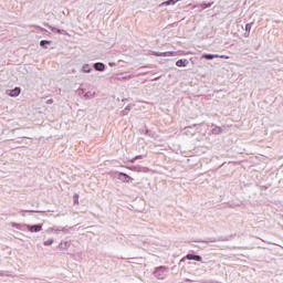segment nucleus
Listing matches in <instances>:
<instances>
[{"mask_svg":"<svg viewBox=\"0 0 283 283\" xmlns=\"http://www.w3.org/2000/svg\"><path fill=\"white\" fill-rule=\"evenodd\" d=\"M48 231L49 233H55V235H59L60 233H64V235H67V233H70V228L67 226H53L49 228Z\"/></svg>","mask_w":283,"mask_h":283,"instance_id":"nucleus-3","label":"nucleus"},{"mask_svg":"<svg viewBox=\"0 0 283 283\" xmlns=\"http://www.w3.org/2000/svg\"><path fill=\"white\" fill-rule=\"evenodd\" d=\"M153 56H167L166 52L151 51Z\"/></svg>","mask_w":283,"mask_h":283,"instance_id":"nucleus-25","label":"nucleus"},{"mask_svg":"<svg viewBox=\"0 0 283 283\" xmlns=\"http://www.w3.org/2000/svg\"><path fill=\"white\" fill-rule=\"evenodd\" d=\"M76 94H77V96H85V88L78 87V88L76 90Z\"/></svg>","mask_w":283,"mask_h":283,"instance_id":"nucleus-26","label":"nucleus"},{"mask_svg":"<svg viewBox=\"0 0 283 283\" xmlns=\"http://www.w3.org/2000/svg\"><path fill=\"white\" fill-rule=\"evenodd\" d=\"M32 28H35V30L41 31L43 34H48V32H49L46 29H44L40 25H36V24L32 25Z\"/></svg>","mask_w":283,"mask_h":283,"instance_id":"nucleus-23","label":"nucleus"},{"mask_svg":"<svg viewBox=\"0 0 283 283\" xmlns=\"http://www.w3.org/2000/svg\"><path fill=\"white\" fill-rule=\"evenodd\" d=\"M93 70H95V72H105V70H107V65L103 62H95L93 64Z\"/></svg>","mask_w":283,"mask_h":283,"instance_id":"nucleus-10","label":"nucleus"},{"mask_svg":"<svg viewBox=\"0 0 283 283\" xmlns=\"http://www.w3.org/2000/svg\"><path fill=\"white\" fill-rule=\"evenodd\" d=\"M140 132L144 134V136H148L149 138H154V140H156V138H158V134H156V132L147 128V126H145L143 129H140Z\"/></svg>","mask_w":283,"mask_h":283,"instance_id":"nucleus-9","label":"nucleus"},{"mask_svg":"<svg viewBox=\"0 0 283 283\" xmlns=\"http://www.w3.org/2000/svg\"><path fill=\"white\" fill-rule=\"evenodd\" d=\"M186 260H193L195 262H202V255L190 252L186 256L181 258L179 264H182Z\"/></svg>","mask_w":283,"mask_h":283,"instance_id":"nucleus-4","label":"nucleus"},{"mask_svg":"<svg viewBox=\"0 0 283 283\" xmlns=\"http://www.w3.org/2000/svg\"><path fill=\"white\" fill-rule=\"evenodd\" d=\"M167 271H169V266L159 265L154 269L153 275L156 277V280H165V277H167Z\"/></svg>","mask_w":283,"mask_h":283,"instance_id":"nucleus-1","label":"nucleus"},{"mask_svg":"<svg viewBox=\"0 0 283 283\" xmlns=\"http://www.w3.org/2000/svg\"><path fill=\"white\" fill-rule=\"evenodd\" d=\"M187 65H189V60L187 59H179L176 61L177 67H187Z\"/></svg>","mask_w":283,"mask_h":283,"instance_id":"nucleus-12","label":"nucleus"},{"mask_svg":"<svg viewBox=\"0 0 283 283\" xmlns=\"http://www.w3.org/2000/svg\"><path fill=\"white\" fill-rule=\"evenodd\" d=\"M213 59H220V54H213Z\"/></svg>","mask_w":283,"mask_h":283,"instance_id":"nucleus-36","label":"nucleus"},{"mask_svg":"<svg viewBox=\"0 0 283 283\" xmlns=\"http://www.w3.org/2000/svg\"><path fill=\"white\" fill-rule=\"evenodd\" d=\"M234 238H235V235H233V234H230L227 237H219V238L209 237V238H206L205 240H201V242H205L206 244L209 242H229L230 240H233Z\"/></svg>","mask_w":283,"mask_h":283,"instance_id":"nucleus-2","label":"nucleus"},{"mask_svg":"<svg viewBox=\"0 0 283 283\" xmlns=\"http://www.w3.org/2000/svg\"><path fill=\"white\" fill-rule=\"evenodd\" d=\"M137 160H143V155H137V156H135V157L130 160V163H135V161H137Z\"/></svg>","mask_w":283,"mask_h":283,"instance_id":"nucleus-31","label":"nucleus"},{"mask_svg":"<svg viewBox=\"0 0 283 283\" xmlns=\"http://www.w3.org/2000/svg\"><path fill=\"white\" fill-rule=\"evenodd\" d=\"M12 229H18V231H25L28 229V223L11 222Z\"/></svg>","mask_w":283,"mask_h":283,"instance_id":"nucleus-11","label":"nucleus"},{"mask_svg":"<svg viewBox=\"0 0 283 283\" xmlns=\"http://www.w3.org/2000/svg\"><path fill=\"white\" fill-rule=\"evenodd\" d=\"M212 134L213 136H220V134H222V132H224V129H222V127L220 126H216L214 124H212Z\"/></svg>","mask_w":283,"mask_h":283,"instance_id":"nucleus-15","label":"nucleus"},{"mask_svg":"<svg viewBox=\"0 0 283 283\" xmlns=\"http://www.w3.org/2000/svg\"><path fill=\"white\" fill-rule=\"evenodd\" d=\"M27 230H29L30 233H39L40 231H43V224L42 223L27 224Z\"/></svg>","mask_w":283,"mask_h":283,"instance_id":"nucleus-6","label":"nucleus"},{"mask_svg":"<svg viewBox=\"0 0 283 283\" xmlns=\"http://www.w3.org/2000/svg\"><path fill=\"white\" fill-rule=\"evenodd\" d=\"M0 275H3V273L0 272Z\"/></svg>","mask_w":283,"mask_h":283,"instance_id":"nucleus-41","label":"nucleus"},{"mask_svg":"<svg viewBox=\"0 0 283 283\" xmlns=\"http://www.w3.org/2000/svg\"><path fill=\"white\" fill-rule=\"evenodd\" d=\"M132 104H128L122 112H120V116H127V114H129V112H132Z\"/></svg>","mask_w":283,"mask_h":283,"instance_id":"nucleus-18","label":"nucleus"},{"mask_svg":"<svg viewBox=\"0 0 283 283\" xmlns=\"http://www.w3.org/2000/svg\"><path fill=\"white\" fill-rule=\"evenodd\" d=\"M44 25H45V28H49V30H51V32H54L55 34L67 35V31L64 29H59L56 27H52V24H50V23H45Z\"/></svg>","mask_w":283,"mask_h":283,"instance_id":"nucleus-8","label":"nucleus"},{"mask_svg":"<svg viewBox=\"0 0 283 283\" xmlns=\"http://www.w3.org/2000/svg\"><path fill=\"white\" fill-rule=\"evenodd\" d=\"M95 96H96V92L87 91L86 93H84V98L86 101H90V98H94Z\"/></svg>","mask_w":283,"mask_h":283,"instance_id":"nucleus-17","label":"nucleus"},{"mask_svg":"<svg viewBox=\"0 0 283 283\" xmlns=\"http://www.w3.org/2000/svg\"><path fill=\"white\" fill-rule=\"evenodd\" d=\"M52 103H54V99H53V98H50V99L46 101V104H48V105H52Z\"/></svg>","mask_w":283,"mask_h":283,"instance_id":"nucleus-32","label":"nucleus"},{"mask_svg":"<svg viewBox=\"0 0 283 283\" xmlns=\"http://www.w3.org/2000/svg\"><path fill=\"white\" fill-rule=\"evenodd\" d=\"M78 193L73 195V205H78Z\"/></svg>","mask_w":283,"mask_h":283,"instance_id":"nucleus-29","label":"nucleus"},{"mask_svg":"<svg viewBox=\"0 0 283 283\" xmlns=\"http://www.w3.org/2000/svg\"><path fill=\"white\" fill-rule=\"evenodd\" d=\"M251 28H253V22L245 24V32L243 34L244 39H249V36H251Z\"/></svg>","mask_w":283,"mask_h":283,"instance_id":"nucleus-13","label":"nucleus"},{"mask_svg":"<svg viewBox=\"0 0 283 283\" xmlns=\"http://www.w3.org/2000/svg\"><path fill=\"white\" fill-rule=\"evenodd\" d=\"M220 59H229V55H220Z\"/></svg>","mask_w":283,"mask_h":283,"instance_id":"nucleus-37","label":"nucleus"},{"mask_svg":"<svg viewBox=\"0 0 283 283\" xmlns=\"http://www.w3.org/2000/svg\"><path fill=\"white\" fill-rule=\"evenodd\" d=\"M211 6H213V1H211V2H201L200 3V8L202 9V10H207V8H211Z\"/></svg>","mask_w":283,"mask_h":283,"instance_id":"nucleus-20","label":"nucleus"},{"mask_svg":"<svg viewBox=\"0 0 283 283\" xmlns=\"http://www.w3.org/2000/svg\"><path fill=\"white\" fill-rule=\"evenodd\" d=\"M20 213H43L41 210H21Z\"/></svg>","mask_w":283,"mask_h":283,"instance_id":"nucleus-24","label":"nucleus"},{"mask_svg":"<svg viewBox=\"0 0 283 283\" xmlns=\"http://www.w3.org/2000/svg\"><path fill=\"white\" fill-rule=\"evenodd\" d=\"M53 244H54V239H49V240L43 242L44 247H52Z\"/></svg>","mask_w":283,"mask_h":283,"instance_id":"nucleus-27","label":"nucleus"},{"mask_svg":"<svg viewBox=\"0 0 283 283\" xmlns=\"http://www.w3.org/2000/svg\"><path fill=\"white\" fill-rule=\"evenodd\" d=\"M108 65H109V67H116V63L115 62H109Z\"/></svg>","mask_w":283,"mask_h":283,"instance_id":"nucleus-33","label":"nucleus"},{"mask_svg":"<svg viewBox=\"0 0 283 283\" xmlns=\"http://www.w3.org/2000/svg\"><path fill=\"white\" fill-rule=\"evenodd\" d=\"M82 74H92V65L90 64H83L81 67Z\"/></svg>","mask_w":283,"mask_h":283,"instance_id":"nucleus-14","label":"nucleus"},{"mask_svg":"<svg viewBox=\"0 0 283 283\" xmlns=\"http://www.w3.org/2000/svg\"><path fill=\"white\" fill-rule=\"evenodd\" d=\"M116 178L117 180H120V182H126L127 185L134 182V178L125 172L117 171Z\"/></svg>","mask_w":283,"mask_h":283,"instance_id":"nucleus-5","label":"nucleus"},{"mask_svg":"<svg viewBox=\"0 0 283 283\" xmlns=\"http://www.w3.org/2000/svg\"><path fill=\"white\" fill-rule=\"evenodd\" d=\"M200 125H202V124H193L192 126H189V129H193V127H198Z\"/></svg>","mask_w":283,"mask_h":283,"instance_id":"nucleus-34","label":"nucleus"},{"mask_svg":"<svg viewBox=\"0 0 283 283\" xmlns=\"http://www.w3.org/2000/svg\"><path fill=\"white\" fill-rule=\"evenodd\" d=\"M176 3H178V0H166L161 6H176Z\"/></svg>","mask_w":283,"mask_h":283,"instance_id":"nucleus-22","label":"nucleus"},{"mask_svg":"<svg viewBox=\"0 0 283 283\" xmlns=\"http://www.w3.org/2000/svg\"><path fill=\"white\" fill-rule=\"evenodd\" d=\"M59 249H61V250H63V251L70 249V242H69V241L61 242V243L59 244Z\"/></svg>","mask_w":283,"mask_h":283,"instance_id":"nucleus-19","label":"nucleus"},{"mask_svg":"<svg viewBox=\"0 0 283 283\" xmlns=\"http://www.w3.org/2000/svg\"><path fill=\"white\" fill-rule=\"evenodd\" d=\"M160 77H155V81H159Z\"/></svg>","mask_w":283,"mask_h":283,"instance_id":"nucleus-38","label":"nucleus"},{"mask_svg":"<svg viewBox=\"0 0 283 283\" xmlns=\"http://www.w3.org/2000/svg\"><path fill=\"white\" fill-rule=\"evenodd\" d=\"M36 208H39V203H36Z\"/></svg>","mask_w":283,"mask_h":283,"instance_id":"nucleus-40","label":"nucleus"},{"mask_svg":"<svg viewBox=\"0 0 283 283\" xmlns=\"http://www.w3.org/2000/svg\"><path fill=\"white\" fill-rule=\"evenodd\" d=\"M48 45H52L51 40H41L40 41V48H42V50H48Z\"/></svg>","mask_w":283,"mask_h":283,"instance_id":"nucleus-16","label":"nucleus"},{"mask_svg":"<svg viewBox=\"0 0 283 283\" xmlns=\"http://www.w3.org/2000/svg\"><path fill=\"white\" fill-rule=\"evenodd\" d=\"M127 169H129L130 171H140L139 166H129V167H127Z\"/></svg>","mask_w":283,"mask_h":283,"instance_id":"nucleus-28","label":"nucleus"},{"mask_svg":"<svg viewBox=\"0 0 283 283\" xmlns=\"http://www.w3.org/2000/svg\"><path fill=\"white\" fill-rule=\"evenodd\" d=\"M6 94L11 96V98H17V96H21V87L15 86L14 88L7 90Z\"/></svg>","mask_w":283,"mask_h":283,"instance_id":"nucleus-7","label":"nucleus"},{"mask_svg":"<svg viewBox=\"0 0 283 283\" xmlns=\"http://www.w3.org/2000/svg\"><path fill=\"white\" fill-rule=\"evenodd\" d=\"M177 54L176 51H166V56H176Z\"/></svg>","mask_w":283,"mask_h":283,"instance_id":"nucleus-30","label":"nucleus"},{"mask_svg":"<svg viewBox=\"0 0 283 283\" xmlns=\"http://www.w3.org/2000/svg\"><path fill=\"white\" fill-rule=\"evenodd\" d=\"M261 189H262V191H266V189H269V187L268 186H261Z\"/></svg>","mask_w":283,"mask_h":283,"instance_id":"nucleus-35","label":"nucleus"},{"mask_svg":"<svg viewBox=\"0 0 283 283\" xmlns=\"http://www.w3.org/2000/svg\"><path fill=\"white\" fill-rule=\"evenodd\" d=\"M127 101V98H124L123 102Z\"/></svg>","mask_w":283,"mask_h":283,"instance_id":"nucleus-39","label":"nucleus"},{"mask_svg":"<svg viewBox=\"0 0 283 283\" xmlns=\"http://www.w3.org/2000/svg\"><path fill=\"white\" fill-rule=\"evenodd\" d=\"M201 59H205L206 61H213V53H203Z\"/></svg>","mask_w":283,"mask_h":283,"instance_id":"nucleus-21","label":"nucleus"}]
</instances>
